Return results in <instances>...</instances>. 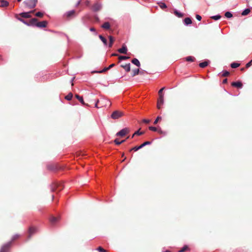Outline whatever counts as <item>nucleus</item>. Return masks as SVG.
Returning a JSON list of instances; mask_svg holds the SVG:
<instances>
[{"label":"nucleus","instance_id":"nucleus-1","mask_svg":"<svg viewBox=\"0 0 252 252\" xmlns=\"http://www.w3.org/2000/svg\"><path fill=\"white\" fill-rule=\"evenodd\" d=\"M111 105V103L108 99L105 98H101L100 99H97L96 101L95 107L98 108L106 107L107 106H110Z\"/></svg>","mask_w":252,"mask_h":252},{"label":"nucleus","instance_id":"nucleus-2","mask_svg":"<svg viewBox=\"0 0 252 252\" xmlns=\"http://www.w3.org/2000/svg\"><path fill=\"white\" fill-rule=\"evenodd\" d=\"M37 0H25L24 2V4L30 9L33 8L36 6Z\"/></svg>","mask_w":252,"mask_h":252},{"label":"nucleus","instance_id":"nucleus-3","mask_svg":"<svg viewBox=\"0 0 252 252\" xmlns=\"http://www.w3.org/2000/svg\"><path fill=\"white\" fill-rule=\"evenodd\" d=\"M124 115V113L122 111L116 110L114 111L111 115V118L113 119H118Z\"/></svg>","mask_w":252,"mask_h":252},{"label":"nucleus","instance_id":"nucleus-4","mask_svg":"<svg viewBox=\"0 0 252 252\" xmlns=\"http://www.w3.org/2000/svg\"><path fill=\"white\" fill-rule=\"evenodd\" d=\"M11 245V242L3 245L0 249V252H8Z\"/></svg>","mask_w":252,"mask_h":252},{"label":"nucleus","instance_id":"nucleus-5","mask_svg":"<svg viewBox=\"0 0 252 252\" xmlns=\"http://www.w3.org/2000/svg\"><path fill=\"white\" fill-rule=\"evenodd\" d=\"M129 129L128 128H125L121 130L116 133V135L120 137H124L129 132Z\"/></svg>","mask_w":252,"mask_h":252},{"label":"nucleus","instance_id":"nucleus-6","mask_svg":"<svg viewBox=\"0 0 252 252\" xmlns=\"http://www.w3.org/2000/svg\"><path fill=\"white\" fill-rule=\"evenodd\" d=\"M63 189V188L61 185L56 183V184H53L51 186V189L52 191L54 192V191H60L62 189Z\"/></svg>","mask_w":252,"mask_h":252},{"label":"nucleus","instance_id":"nucleus-7","mask_svg":"<svg viewBox=\"0 0 252 252\" xmlns=\"http://www.w3.org/2000/svg\"><path fill=\"white\" fill-rule=\"evenodd\" d=\"M37 231V229L33 226H31L29 228L28 232V239H30L32 237V235L35 234Z\"/></svg>","mask_w":252,"mask_h":252},{"label":"nucleus","instance_id":"nucleus-8","mask_svg":"<svg viewBox=\"0 0 252 252\" xmlns=\"http://www.w3.org/2000/svg\"><path fill=\"white\" fill-rule=\"evenodd\" d=\"M34 12V10H32L28 12H22L19 14V15L24 18H30L32 16L31 15V13H33Z\"/></svg>","mask_w":252,"mask_h":252},{"label":"nucleus","instance_id":"nucleus-9","mask_svg":"<svg viewBox=\"0 0 252 252\" xmlns=\"http://www.w3.org/2000/svg\"><path fill=\"white\" fill-rule=\"evenodd\" d=\"M65 16L66 18L70 19L76 16V12L75 10H73L68 11L65 13Z\"/></svg>","mask_w":252,"mask_h":252},{"label":"nucleus","instance_id":"nucleus-10","mask_svg":"<svg viewBox=\"0 0 252 252\" xmlns=\"http://www.w3.org/2000/svg\"><path fill=\"white\" fill-rule=\"evenodd\" d=\"M47 22L46 21L37 22V23H36V27L38 28H45L47 27Z\"/></svg>","mask_w":252,"mask_h":252},{"label":"nucleus","instance_id":"nucleus-11","mask_svg":"<svg viewBox=\"0 0 252 252\" xmlns=\"http://www.w3.org/2000/svg\"><path fill=\"white\" fill-rule=\"evenodd\" d=\"M164 102V97H162V96L159 97V98L157 102V108L158 109H160L161 106L163 104Z\"/></svg>","mask_w":252,"mask_h":252},{"label":"nucleus","instance_id":"nucleus-12","mask_svg":"<svg viewBox=\"0 0 252 252\" xmlns=\"http://www.w3.org/2000/svg\"><path fill=\"white\" fill-rule=\"evenodd\" d=\"M118 51L119 53L121 54H126L127 49L126 46L125 44H124L123 45L122 47L120 49H119Z\"/></svg>","mask_w":252,"mask_h":252},{"label":"nucleus","instance_id":"nucleus-13","mask_svg":"<svg viewBox=\"0 0 252 252\" xmlns=\"http://www.w3.org/2000/svg\"><path fill=\"white\" fill-rule=\"evenodd\" d=\"M100 8L101 5L98 2L94 3L92 7V9L94 11H98L100 9Z\"/></svg>","mask_w":252,"mask_h":252},{"label":"nucleus","instance_id":"nucleus-14","mask_svg":"<svg viewBox=\"0 0 252 252\" xmlns=\"http://www.w3.org/2000/svg\"><path fill=\"white\" fill-rule=\"evenodd\" d=\"M75 97L84 105L89 106L88 104L85 103L83 98L77 94L75 95Z\"/></svg>","mask_w":252,"mask_h":252},{"label":"nucleus","instance_id":"nucleus-15","mask_svg":"<svg viewBox=\"0 0 252 252\" xmlns=\"http://www.w3.org/2000/svg\"><path fill=\"white\" fill-rule=\"evenodd\" d=\"M121 67L123 68L126 72H129L130 70V64L129 63L126 64H122L121 65Z\"/></svg>","mask_w":252,"mask_h":252},{"label":"nucleus","instance_id":"nucleus-16","mask_svg":"<svg viewBox=\"0 0 252 252\" xmlns=\"http://www.w3.org/2000/svg\"><path fill=\"white\" fill-rule=\"evenodd\" d=\"M9 3L8 1L5 0H0V7H6L8 5Z\"/></svg>","mask_w":252,"mask_h":252},{"label":"nucleus","instance_id":"nucleus-17","mask_svg":"<svg viewBox=\"0 0 252 252\" xmlns=\"http://www.w3.org/2000/svg\"><path fill=\"white\" fill-rule=\"evenodd\" d=\"M38 20L36 18H32V19L29 22V24H28V25H35L36 26V23H37Z\"/></svg>","mask_w":252,"mask_h":252},{"label":"nucleus","instance_id":"nucleus-18","mask_svg":"<svg viewBox=\"0 0 252 252\" xmlns=\"http://www.w3.org/2000/svg\"><path fill=\"white\" fill-rule=\"evenodd\" d=\"M131 63L136 65L138 67H139L140 66V63L139 61L136 58L133 59L131 60Z\"/></svg>","mask_w":252,"mask_h":252},{"label":"nucleus","instance_id":"nucleus-19","mask_svg":"<svg viewBox=\"0 0 252 252\" xmlns=\"http://www.w3.org/2000/svg\"><path fill=\"white\" fill-rule=\"evenodd\" d=\"M251 12V10L250 8H247L245 9L241 13L242 16H246L248 15Z\"/></svg>","mask_w":252,"mask_h":252},{"label":"nucleus","instance_id":"nucleus-20","mask_svg":"<svg viewBox=\"0 0 252 252\" xmlns=\"http://www.w3.org/2000/svg\"><path fill=\"white\" fill-rule=\"evenodd\" d=\"M101 27L104 29L108 30L110 29V25L109 22H105L102 26Z\"/></svg>","mask_w":252,"mask_h":252},{"label":"nucleus","instance_id":"nucleus-21","mask_svg":"<svg viewBox=\"0 0 252 252\" xmlns=\"http://www.w3.org/2000/svg\"><path fill=\"white\" fill-rule=\"evenodd\" d=\"M50 221L52 224H54L58 221V218L55 217H52L50 219Z\"/></svg>","mask_w":252,"mask_h":252},{"label":"nucleus","instance_id":"nucleus-22","mask_svg":"<svg viewBox=\"0 0 252 252\" xmlns=\"http://www.w3.org/2000/svg\"><path fill=\"white\" fill-rule=\"evenodd\" d=\"M209 64L208 61H205L203 63H199V65L201 68H204L206 67Z\"/></svg>","mask_w":252,"mask_h":252},{"label":"nucleus","instance_id":"nucleus-23","mask_svg":"<svg viewBox=\"0 0 252 252\" xmlns=\"http://www.w3.org/2000/svg\"><path fill=\"white\" fill-rule=\"evenodd\" d=\"M109 47H111L113 45V44L114 42V38L112 36H109Z\"/></svg>","mask_w":252,"mask_h":252},{"label":"nucleus","instance_id":"nucleus-24","mask_svg":"<svg viewBox=\"0 0 252 252\" xmlns=\"http://www.w3.org/2000/svg\"><path fill=\"white\" fill-rule=\"evenodd\" d=\"M158 4L159 5V6L162 9L167 8L166 4L164 2H159L158 3Z\"/></svg>","mask_w":252,"mask_h":252},{"label":"nucleus","instance_id":"nucleus-25","mask_svg":"<svg viewBox=\"0 0 252 252\" xmlns=\"http://www.w3.org/2000/svg\"><path fill=\"white\" fill-rule=\"evenodd\" d=\"M184 22H185V24L188 25L191 24L192 21L190 18L188 17V18H186L184 19Z\"/></svg>","mask_w":252,"mask_h":252},{"label":"nucleus","instance_id":"nucleus-26","mask_svg":"<svg viewBox=\"0 0 252 252\" xmlns=\"http://www.w3.org/2000/svg\"><path fill=\"white\" fill-rule=\"evenodd\" d=\"M174 13L176 16H177L178 17L181 18L183 17V14L178 11L177 10H174Z\"/></svg>","mask_w":252,"mask_h":252},{"label":"nucleus","instance_id":"nucleus-27","mask_svg":"<svg viewBox=\"0 0 252 252\" xmlns=\"http://www.w3.org/2000/svg\"><path fill=\"white\" fill-rule=\"evenodd\" d=\"M140 72V71H139V69H133L132 70V76L133 77V76H135L137 75H138Z\"/></svg>","mask_w":252,"mask_h":252},{"label":"nucleus","instance_id":"nucleus-28","mask_svg":"<svg viewBox=\"0 0 252 252\" xmlns=\"http://www.w3.org/2000/svg\"><path fill=\"white\" fill-rule=\"evenodd\" d=\"M99 38L103 42V43L106 45H107V40L102 35H99Z\"/></svg>","mask_w":252,"mask_h":252},{"label":"nucleus","instance_id":"nucleus-29","mask_svg":"<svg viewBox=\"0 0 252 252\" xmlns=\"http://www.w3.org/2000/svg\"><path fill=\"white\" fill-rule=\"evenodd\" d=\"M72 97L73 94L71 93H70L65 97V98L68 100H70Z\"/></svg>","mask_w":252,"mask_h":252},{"label":"nucleus","instance_id":"nucleus-30","mask_svg":"<svg viewBox=\"0 0 252 252\" xmlns=\"http://www.w3.org/2000/svg\"><path fill=\"white\" fill-rule=\"evenodd\" d=\"M194 57H192L191 56H188L186 58V60L187 61V62H194Z\"/></svg>","mask_w":252,"mask_h":252},{"label":"nucleus","instance_id":"nucleus-31","mask_svg":"<svg viewBox=\"0 0 252 252\" xmlns=\"http://www.w3.org/2000/svg\"><path fill=\"white\" fill-rule=\"evenodd\" d=\"M151 144V142H150V141L145 142L144 143H143V144H142L141 145H140V148H141V149L143 147H144V146L148 145H150Z\"/></svg>","mask_w":252,"mask_h":252},{"label":"nucleus","instance_id":"nucleus-32","mask_svg":"<svg viewBox=\"0 0 252 252\" xmlns=\"http://www.w3.org/2000/svg\"><path fill=\"white\" fill-rule=\"evenodd\" d=\"M129 58V57L128 56H120L119 57V61H122V60H127V59H128Z\"/></svg>","mask_w":252,"mask_h":252},{"label":"nucleus","instance_id":"nucleus-33","mask_svg":"<svg viewBox=\"0 0 252 252\" xmlns=\"http://www.w3.org/2000/svg\"><path fill=\"white\" fill-rule=\"evenodd\" d=\"M164 89H165V88L163 87L159 90V91H158L159 97H160L161 96H162V97H164L163 94H162V92L164 90Z\"/></svg>","mask_w":252,"mask_h":252},{"label":"nucleus","instance_id":"nucleus-34","mask_svg":"<svg viewBox=\"0 0 252 252\" xmlns=\"http://www.w3.org/2000/svg\"><path fill=\"white\" fill-rule=\"evenodd\" d=\"M188 250H189V247L187 246H185L181 250L179 251L178 252H185Z\"/></svg>","mask_w":252,"mask_h":252},{"label":"nucleus","instance_id":"nucleus-35","mask_svg":"<svg viewBox=\"0 0 252 252\" xmlns=\"http://www.w3.org/2000/svg\"><path fill=\"white\" fill-rule=\"evenodd\" d=\"M141 148H140V146H135L132 148H131L130 150H129V152H131L132 151H137V150L140 149Z\"/></svg>","mask_w":252,"mask_h":252},{"label":"nucleus","instance_id":"nucleus-36","mask_svg":"<svg viewBox=\"0 0 252 252\" xmlns=\"http://www.w3.org/2000/svg\"><path fill=\"white\" fill-rule=\"evenodd\" d=\"M225 16L226 18H229L232 17V14L230 12H226L225 13Z\"/></svg>","mask_w":252,"mask_h":252},{"label":"nucleus","instance_id":"nucleus-37","mask_svg":"<svg viewBox=\"0 0 252 252\" xmlns=\"http://www.w3.org/2000/svg\"><path fill=\"white\" fill-rule=\"evenodd\" d=\"M35 15L37 17L41 18L43 16L44 14L41 12H38L35 13Z\"/></svg>","mask_w":252,"mask_h":252},{"label":"nucleus","instance_id":"nucleus-38","mask_svg":"<svg viewBox=\"0 0 252 252\" xmlns=\"http://www.w3.org/2000/svg\"><path fill=\"white\" fill-rule=\"evenodd\" d=\"M211 18L215 20H218L221 18V16L220 15H218L212 16Z\"/></svg>","mask_w":252,"mask_h":252},{"label":"nucleus","instance_id":"nucleus-39","mask_svg":"<svg viewBox=\"0 0 252 252\" xmlns=\"http://www.w3.org/2000/svg\"><path fill=\"white\" fill-rule=\"evenodd\" d=\"M20 237V235L19 234H16V235H14L13 237H12V240H11V242L12 241H13L16 239H17L19 237Z\"/></svg>","mask_w":252,"mask_h":252},{"label":"nucleus","instance_id":"nucleus-40","mask_svg":"<svg viewBox=\"0 0 252 252\" xmlns=\"http://www.w3.org/2000/svg\"><path fill=\"white\" fill-rule=\"evenodd\" d=\"M140 129H139L138 130L136 131V132H135L134 133V135H142L143 134H144V132H140L139 131Z\"/></svg>","mask_w":252,"mask_h":252},{"label":"nucleus","instance_id":"nucleus-41","mask_svg":"<svg viewBox=\"0 0 252 252\" xmlns=\"http://www.w3.org/2000/svg\"><path fill=\"white\" fill-rule=\"evenodd\" d=\"M97 250L99 251V252H106V251L104 250L103 248L101 247H99L97 248Z\"/></svg>","mask_w":252,"mask_h":252},{"label":"nucleus","instance_id":"nucleus-42","mask_svg":"<svg viewBox=\"0 0 252 252\" xmlns=\"http://www.w3.org/2000/svg\"><path fill=\"white\" fill-rule=\"evenodd\" d=\"M161 120V117L160 116H158L157 119L155 120V121L154 122V125H156L158 122Z\"/></svg>","mask_w":252,"mask_h":252},{"label":"nucleus","instance_id":"nucleus-43","mask_svg":"<svg viewBox=\"0 0 252 252\" xmlns=\"http://www.w3.org/2000/svg\"><path fill=\"white\" fill-rule=\"evenodd\" d=\"M229 74V72L228 71H224L223 72V73L222 74V76L226 77V76H228Z\"/></svg>","mask_w":252,"mask_h":252},{"label":"nucleus","instance_id":"nucleus-44","mask_svg":"<svg viewBox=\"0 0 252 252\" xmlns=\"http://www.w3.org/2000/svg\"><path fill=\"white\" fill-rule=\"evenodd\" d=\"M149 129L150 130H152V131H158V129L156 127H154V126H149Z\"/></svg>","mask_w":252,"mask_h":252},{"label":"nucleus","instance_id":"nucleus-45","mask_svg":"<svg viewBox=\"0 0 252 252\" xmlns=\"http://www.w3.org/2000/svg\"><path fill=\"white\" fill-rule=\"evenodd\" d=\"M109 70V68L108 67H105L103 69H102V70H100V71H97L96 72H98V73H103L107 70Z\"/></svg>","mask_w":252,"mask_h":252},{"label":"nucleus","instance_id":"nucleus-46","mask_svg":"<svg viewBox=\"0 0 252 252\" xmlns=\"http://www.w3.org/2000/svg\"><path fill=\"white\" fill-rule=\"evenodd\" d=\"M242 87V84L241 82L237 81V88H241Z\"/></svg>","mask_w":252,"mask_h":252},{"label":"nucleus","instance_id":"nucleus-47","mask_svg":"<svg viewBox=\"0 0 252 252\" xmlns=\"http://www.w3.org/2000/svg\"><path fill=\"white\" fill-rule=\"evenodd\" d=\"M231 67L233 68H236V62H234L231 64Z\"/></svg>","mask_w":252,"mask_h":252},{"label":"nucleus","instance_id":"nucleus-48","mask_svg":"<svg viewBox=\"0 0 252 252\" xmlns=\"http://www.w3.org/2000/svg\"><path fill=\"white\" fill-rule=\"evenodd\" d=\"M16 18L18 20H19V21H20L21 22L25 23V24H27V23L24 20H23V19L21 18H19L17 17V16H16Z\"/></svg>","mask_w":252,"mask_h":252},{"label":"nucleus","instance_id":"nucleus-49","mask_svg":"<svg viewBox=\"0 0 252 252\" xmlns=\"http://www.w3.org/2000/svg\"><path fill=\"white\" fill-rule=\"evenodd\" d=\"M252 60L250 62H249L248 63H247L246 65V67L248 68L252 65Z\"/></svg>","mask_w":252,"mask_h":252},{"label":"nucleus","instance_id":"nucleus-50","mask_svg":"<svg viewBox=\"0 0 252 252\" xmlns=\"http://www.w3.org/2000/svg\"><path fill=\"white\" fill-rule=\"evenodd\" d=\"M114 142L117 145H120L121 144V143H120V141H118V140L117 139H116L115 140H114Z\"/></svg>","mask_w":252,"mask_h":252},{"label":"nucleus","instance_id":"nucleus-51","mask_svg":"<svg viewBox=\"0 0 252 252\" xmlns=\"http://www.w3.org/2000/svg\"><path fill=\"white\" fill-rule=\"evenodd\" d=\"M196 19H197V20H198V21H200V20H201V18H201V17L200 15H196Z\"/></svg>","mask_w":252,"mask_h":252},{"label":"nucleus","instance_id":"nucleus-52","mask_svg":"<svg viewBox=\"0 0 252 252\" xmlns=\"http://www.w3.org/2000/svg\"><path fill=\"white\" fill-rule=\"evenodd\" d=\"M143 122L145 123L148 124L150 123V120L148 119H144L143 120Z\"/></svg>","mask_w":252,"mask_h":252},{"label":"nucleus","instance_id":"nucleus-53","mask_svg":"<svg viewBox=\"0 0 252 252\" xmlns=\"http://www.w3.org/2000/svg\"><path fill=\"white\" fill-rule=\"evenodd\" d=\"M115 65V64L112 63V64H110L108 67L109 69H110V68H111L112 67H113Z\"/></svg>","mask_w":252,"mask_h":252},{"label":"nucleus","instance_id":"nucleus-54","mask_svg":"<svg viewBox=\"0 0 252 252\" xmlns=\"http://www.w3.org/2000/svg\"><path fill=\"white\" fill-rule=\"evenodd\" d=\"M231 85H232V86H233L234 87H236V82H232Z\"/></svg>","mask_w":252,"mask_h":252},{"label":"nucleus","instance_id":"nucleus-55","mask_svg":"<svg viewBox=\"0 0 252 252\" xmlns=\"http://www.w3.org/2000/svg\"><path fill=\"white\" fill-rule=\"evenodd\" d=\"M90 30L92 32H95V29L93 28V27H92L90 29Z\"/></svg>","mask_w":252,"mask_h":252},{"label":"nucleus","instance_id":"nucleus-56","mask_svg":"<svg viewBox=\"0 0 252 252\" xmlns=\"http://www.w3.org/2000/svg\"><path fill=\"white\" fill-rule=\"evenodd\" d=\"M227 82V79H224L223 81H222V83L223 84H225Z\"/></svg>","mask_w":252,"mask_h":252},{"label":"nucleus","instance_id":"nucleus-57","mask_svg":"<svg viewBox=\"0 0 252 252\" xmlns=\"http://www.w3.org/2000/svg\"><path fill=\"white\" fill-rule=\"evenodd\" d=\"M126 140H122V141H120V143H121V144H122V143H124V142H125V141H126Z\"/></svg>","mask_w":252,"mask_h":252},{"label":"nucleus","instance_id":"nucleus-58","mask_svg":"<svg viewBox=\"0 0 252 252\" xmlns=\"http://www.w3.org/2000/svg\"><path fill=\"white\" fill-rule=\"evenodd\" d=\"M80 1H79L78 2H77V5H78L80 3Z\"/></svg>","mask_w":252,"mask_h":252},{"label":"nucleus","instance_id":"nucleus-59","mask_svg":"<svg viewBox=\"0 0 252 252\" xmlns=\"http://www.w3.org/2000/svg\"><path fill=\"white\" fill-rule=\"evenodd\" d=\"M158 132H159V133H161V132H162V131H161V130H158Z\"/></svg>","mask_w":252,"mask_h":252},{"label":"nucleus","instance_id":"nucleus-60","mask_svg":"<svg viewBox=\"0 0 252 252\" xmlns=\"http://www.w3.org/2000/svg\"><path fill=\"white\" fill-rule=\"evenodd\" d=\"M239 65H240V64L237 63V67H238L239 66Z\"/></svg>","mask_w":252,"mask_h":252},{"label":"nucleus","instance_id":"nucleus-61","mask_svg":"<svg viewBox=\"0 0 252 252\" xmlns=\"http://www.w3.org/2000/svg\"><path fill=\"white\" fill-rule=\"evenodd\" d=\"M112 56H117V55L116 54H113Z\"/></svg>","mask_w":252,"mask_h":252},{"label":"nucleus","instance_id":"nucleus-62","mask_svg":"<svg viewBox=\"0 0 252 252\" xmlns=\"http://www.w3.org/2000/svg\"><path fill=\"white\" fill-rule=\"evenodd\" d=\"M48 169H51V168H50V166H48Z\"/></svg>","mask_w":252,"mask_h":252},{"label":"nucleus","instance_id":"nucleus-63","mask_svg":"<svg viewBox=\"0 0 252 252\" xmlns=\"http://www.w3.org/2000/svg\"><path fill=\"white\" fill-rule=\"evenodd\" d=\"M135 135H134V134H133L132 135L131 138H133V137H134V136Z\"/></svg>","mask_w":252,"mask_h":252},{"label":"nucleus","instance_id":"nucleus-64","mask_svg":"<svg viewBox=\"0 0 252 252\" xmlns=\"http://www.w3.org/2000/svg\"><path fill=\"white\" fill-rule=\"evenodd\" d=\"M165 252H170V251H165Z\"/></svg>","mask_w":252,"mask_h":252}]
</instances>
